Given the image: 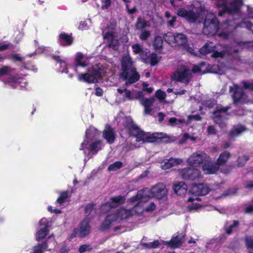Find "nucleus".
I'll list each match as a JSON object with an SVG mask.
<instances>
[{
	"mask_svg": "<svg viewBox=\"0 0 253 253\" xmlns=\"http://www.w3.org/2000/svg\"><path fill=\"white\" fill-rule=\"evenodd\" d=\"M221 27L223 29L224 31L219 32L218 35L219 37H221L223 39H226L228 38V34L227 33V32L231 31L232 30L236 28L237 27L233 25H229L228 24L225 23L222 25Z\"/></svg>",
	"mask_w": 253,
	"mask_h": 253,
	"instance_id": "nucleus-32",
	"label": "nucleus"
},
{
	"mask_svg": "<svg viewBox=\"0 0 253 253\" xmlns=\"http://www.w3.org/2000/svg\"><path fill=\"white\" fill-rule=\"evenodd\" d=\"M166 94L161 90H158L156 92V96L159 99H163L166 97Z\"/></svg>",
	"mask_w": 253,
	"mask_h": 253,
	"instance_id": "nucleus-54",
	"label": "nucleus"
},
{
	"mask_svg": "<svg viewBox=\"0 0 253 253\" xmlns=\"http://www.w3.org/2000/svg\"><path fill=\"white\" fill-rule=\"evenodd\" d=\"M4 83L14 88H23L27 85L26 79L18 76H10L4 81Z\"/></svg>",
	"mask_w": 253,
	"mask_h": 253,
	"instance_id": "nucleus-13",
	"label": "nucleus"
},
{
	"mask_svg": "<svg viewBox=\"0 0 253 253\" xmlns=\"http://www.w3.org/2000/svg\"><path fill=\"white\" fill-rule=\"evenodd\" d=\"M146 58L142 57V59L143 60L144 62L149 63L152 66L157 64L161 59V57L154 53L151 54L149 56L146 55Z\"/></svg>",
	"mask_w": 253,
	"mask_h": 253,
	"instance_id": "nucleus-31",
	"label": "nucleus"
},
{
	"mask_svg": "<svg viewBox=\"0 0 253 253\" xmlns=\"http://www.w3.org/2000/svg\"><path fill=\"white\" fill-rule=\"evenodd\" d=\"M50 242H52L53 245H54V239L52 237H48L46 243H43L42 244H39L37 246L34 247L33 249L32 253H42L44 250L47 248L48 246L47 244L50 243Z\"/></svg>",
	"mask_w": 253,
	"mask_h": 253,
	"instance_id": "nucleus-27",
	"label": "nucleus"
},
{
	"mask_svg": "<svg viewBox=\"0 0 253 253\" xmlns=\"http://www.w3.org/2000/svg\"><path fill=\"white\" fill-rule=\"evenodd\" d=\"M142 245L146 248L153 249L156 248L159 246V242L158 241L156 240L148 243H142Z\"/></svg>",
	"mask_w": 253,
	"mask_h": 253,
	"instance_id": "nucleus-48",
	"label": "nucleus"
},
{
	"mask_svg": "<svg viewBox=\"0 0 253 253\" xmlns=\"http://www.w3.org/2000/svg\"><path fill=\"white\" fill-rule=\"evenodd\" d=\"M132 135L136 136V141L137 142H153L156 140L158 137L157 134H150L142 131L136 126H132V129L130 130Z\"/></svg>",
	"mask_w": 253,
	"mask_h": 253,
	"instance_id": "nucleus-7",
	"label": "nucleus"
},
{
	"mask_svg": "<svg viewBox=\"0 0 253 253\" xmlns=\"http://www.w3.org/2000/svg\"><path fill=\"white\" fill-rule=\"evenodd\" d=\"M125 201L124 197L119 196L118 197H112L111 199V202H107L102 205L101 210L103 212H106L112 209L113 207L123 203Z\"/></svg>",
	"mask_w": 253,
	"mask_h": 253,
	"instance_id": "nucleus-20",
	"label": "nucleus"
},
{
	"mask_svg": "<svg viewBox=\"0 0 253 253\" xmlns=\"http://www.w3.org/2000/svg\"><path fill=\"white\" fill-rule=\"evenodd\" d=\"M209 156L203 152L193 153L187 160L188 165L194 168L198 169L205 160H208Z\"/></svg>",
	"mask_w": 253,
	"mask_h": 253,
	"instance_id": "nucleus-9",
	"label": "nucleus"
},
{
	"mask_svg": "<svg viewBox=\"0 0 253 253\" xmlns=\"http://www.w3.org/2000/svg\"><path fill=\"white\" fill-rule=\"evenodd\" d=\"M179 175L184 179L194 180L200 176V171L199 169L190 167L179 171Z\"/></svg>",
	"mask_w": 253,
	"mask_h": 253,
	"instance_id": "nucleus-12",
	"label": "nucleus"
},
{
	"mask_svg": "<svg viewBox=\"0 0 253 253\" xmlns=\"http://www.w3.org/2000/svg\"><path fill=\"white\" fill-rule=\"evenodd\" d=\"M93 209V205L92 204L87 205L85 208V213L88 215L91 212Z\"/></svg>",
	"mask_w": 253,
	"mask_h": 253,
	"instance_id": "nucleus-57",
	"label": "nucleus"
},
{
	"mask_svg": "<svg viewBox=\"0 0 253 253\" xmlns=\"http://www.w3.org/2000/svg\"><path fill=\"white\" fill-rule=\"evenodd\" d=\"M118 92L122 96V99L123 101H131L135 99H140L143 97V94L141 91H134L131 92L126 88H118Z\"/></svg>",
	"mask_w": 253,
	"mask_h": 253,
	"instance_id": "nucleus-11",
	"label": "nucleus"
},
{
	"mask_svg": "<svg viewBox=\"0 0 253 253\" xmlns=\"http://www.w3.org/2000/svg\"><path fill=\"white\" fill-rule=\"evenodd\" d=\"M104 73L103 70L98 66H93L85 73H79L78 79L81 82L95 83L98 81Z\"/></svg>",
	"mask_w": 253,
	"mask_h": 253,
	"instance_id": "nucleus-6",
	"label": "nucleus"
},
{
	"mask_svg": "<svg viewBox=\"0 0 253 253\" xmlns=\"http://www.w3.org/2000/svg\"><path fill=\"white\" fill-rule=\"evenodd\" d=\"M53 58L58 64L59 72L68 73L67 61L59 56H54Z\"/></svg>",
	"mask_w": 253,
	"mask_h": 253,
	"instance_id": "nucleus-26",
	"label": "nucleus"
},
{
	"mask_svg": "<svg viewBox=\"0 0 253 253\" xmlns=\"http://www.w3.org/2000/svg\"><path fill=\"white\" fill-rule=\"evenodd\" d=\"M244 87L245 89H248L250 90H253V83H243Z\"/></svg>",
	"mask_w": 253,
	"mask_h": 253,
	"instance_id": "nucleus-59",
	"label": "nucleus"
},
{
	"mask_svg": "<svg viewBox=\"0 0 253 253\" xmlns=\"http://www.w3.org/2000/svg\"><path fill=\"white\" fill-rule=\"evenodd\" d=\"M175 43L174 45H183L187 42V38L182 34H176L175 37Z\"/></svg>",
	"mask_w": 253,
	"mask_h": 253,
	"instance_id": "nucleus-35",
	"label": "nucleus"
},
{
	"mask_svg": "<svg viewBox=\"0 0 253 253\" xmlns=\"http://www.w3.org/2000/svg\"><path fill=\"white\" fill-rule=\"evenodd\" d=\"M13 69L8 66H4L0 68V77L8 75L12 73Z\"/></svg>",
	"mask_w": 253,
	"mask_h": 253,
	"instance_id": "nucleus-42",
	"label": "nucleus"
},
{
	"mask_svg": "<svg viewBox=\"0 0 253 253\" xmlns=\"http://www.w3.org/2000/svg\"><path fill=\"white\" fill-rule=\"evenodd\" d=\"M142 86L143 90L146 91L148 93H151L153 90V88L152 87H148V84L146 83H143L142 84Z\"/></svg>",
	"mask_w": 253,
	"mask_h": 253,
	"instance_id": "nucleus-56",
	"label": "nucleus"
},
{
	"mask_svg": "<svg viewBox=\"0 0 253 253\" xmlns=\"http://www.w3.org/2000/svg\"><path fill=\"white\" fill-rule=\"evenodd\" d=\"M134 197L129 200L130 207H133L132 209L130 211L125 208H120L115 213L109 214L105 218L103 223V226L104 228H107L114 222L119 221L124 219L127 218L134 214H140L141 212H137L139 210L138 208H135V205L133 204L131 200Z\"/></svg>",
	"mask_w": 253,
	"mask_h": 253,
	"instance_id": "nucleus-5",
	"label": "nucleus"
},
{
	"mask_svg": "<svg viewBox=\"0 0 253 253\" xmlns=\"http://www.w3.org/2000/svg\"><path fill=\"white\" fill-rule=\"evenodd\" d=\"M122 166V163L121 162H116L109 166L108 167V170L109 171H115L121 168Z\"/></svg>",
	"mask_w": 253,
	"mask_h": 253,
	"instance_id": "nucleus-45",
	"label": "nucleus"
},
{
	"mask_svg": "<svg viewBox=\"0 0 253 253\" xmlns=\"http://www.w3.org/2000/svg\"><path fill=\"white\" fill-rule=\"evenodd\" d=\"M201 54H205L213 52L212 56L213 57H222L225 55L224 52H218L215 51V47L212 42L207 43L199 51Z\"/></svg>",
	"mask_w": 253,
	"mask_h": 253,
	"instance_id": "nucleus-17",
	"label": "nucleus"
},
{
	"mask_svg": "<svg viewBox=\"0 0 253 253\" xmlns=\"http://www.w3.org/2000/svg\"><path fill=\"white\" fill-rule=\"evenodd\" d=\"M183 162L182 159L171 158L169 159L164 160L161 162V167L163 169H167L172 167L181 164Z\"/></svg>",
	"mask_w": 253,
	"mask_h": 253,
	"instance_id": "nucleus-22",
	"label": "nucleus"
},
{
	"mask_svg": "<svg viewBox=\"0 0 253 253\" xmlns=\"http://www.w3.org/2000/svg\"><path fill=\"white\" fill-rule=\"evenodd\" d=\"M246 243L248 248L253 249V238L251 237H247L246 239Z\"/></svg>",
	"mask_w": 253,
	"mask_h": 253,
	"instance_id": "nucleus-53",
	"label": "nucleus"
},
{
	"mask_svg": "<svg viewBox=\"0 0 253 253\" xmlns=\"http://www.w3.org/2000/svg\"><path fill=\"white\" fill-rule=\"evenodd\" d=\"M90 249V247L88 245H84L80 247L79 248V252L81 253H83L85 252L86 251H88Z\"/></svg>",
	"mask_w": 253,
	"mask_h": 253,
	"instance_id": "nucleus-58",
	"label": "nucleus"
},
{
	"mask_svg": "<svg viewBox=\"0 0 253 253\" xmlns=\"http://www.w3.org/2000/svg\"><path fill=\"white\" fill-rule=\"evenodd\" d=\"M201 119V118L199 115L196 114V115H190V116H188L187 123H189L192 120L200 121Z\"/></svg>",
	"mask_w": 253,
	"mask_h": 253,
	"instance_id": "nucleus-55",
	"label": "nucleus"
},
{
	"mask_svg": "<svg viewBox=\"0 0 253 253\" xmlns=\"http://www.w3.org/2000/svg\"><path fill=\"white\" fill-rule=\"evenodd\" d=\"M12 59L14 61H22L23 58L21 57L19 54H14L12 56Z\"/></svg>",
	"mask_w": 253,
	"mask_h": 253,
	"instance_id": "nucleus-64",
	"label": "nucleus"
},
{
	"mask_svg": "<svg viewBox=\"0 0 253 253\" xmlns=\"http://www.w3.org/2000/svg\"><path fill=\"white\" fill-rule=\"evenodd\" d=\"M103 90L100 87H96L95 88V94L98 96H101L103 95Z\"/></svg>",
	"mask_w": 253,
	"mask_h": 253,
	"instance_id": "nucleus-61",
	"label": "nucleus"
},
{
	"mask_svg": "<svg viewBox=\"0 0 253 253\" xmlns=\"http://www.w3.org/2000/svg\"><path fill=\"white\" fill-rule=\"evenodd\" d=\"M173 190L177 195L181 196L186 193L187 186L184 182H179L174 185Z\"/></svg>",
	"mask_w": 253,
	"mask_h": 253,
	"instance_id": "nucleus-28",
	"label": "nucleus"
},
{
	"mask_svg": "<svg viewBox=\"0 0 253 253\" xmlns=\"http://www.w3.org/2000/svg\"><path fill=\"white\" fill-rule=\"evenodd\" d=\"M100 132L96 128L90 126L85 131V137L81 145L80 150L84 154L91 152L96 153L101 149L102 143L100 140H96L100 135Z\"/></svg>",
	"mask_w": 253,
	"mask_h": 253,
	"instance_id": "nucleus-4",
	"label": "nucleus"
},
{
	"mask_svg": "<svg viewBox=\"0 0 253 253\" xmlns=\"http://www.w3.org/2000/svg\"><path fill=\"white\" fill-rule=\"evenodd\" d=\"M150 35V32L148 31H142L139 35V38L141 40H146Z\"/></svg>",
	"mask_w": 253,
	"mask_h": 253,
	"instance_id": "nucleus-51",
	"label": "nucleus"
},
{
	"mask_svg": "<svg viewBox=\"0 0 253 253\" xmlns=\"http://www.w3.org/2000/svg\"><path fill=\"white\" fill-rule=\"evenodd\" d=\"M50 48L49 47H40L37 50L38 53H43L46 51H49Z\"/></svg>",
	"mask_w": 253,
	"mask_h": 253,
	"instance_id": "nucleus-63",
	"label": "nucleus"
},
{
	"mask_svg": "<svg viewBox=\"0 0 253 253\" xmlns=\"http://www.w3.org/2000/svg\"><path fill=\"white\" fill-rule=\"evenodd\" d=\"M209 134L212 135L215 133V129L212 126H210L207 130Z\"/></svg>",
	"mask_w": 253,
	"mask_h": 253,
	"instance_id": "nucleus-62",
	"label": "nucleus"
},
{
	"mask_svg": "<svg viewBox=\"0 0 253 253\" xmlns=\"http://www.w3.org/2000/svg\"><path fill=\"white\" fill-rule=\"evenodd\" d=\"M228 107L223 108L221 106H217L215 110L212 113V118L214 121L223 127L225 124L224 121L227 119L228 114L227 111Z\"/></svg>",
	"mask_w": 253,
	"mask_h": 253,
	"instance_id": "nucleus-10",
	"label": "nucleus"
},
{
	"mask_svg": "<svg viewBox=\"0 0 253 253\" xmlns=\"http://www.w3.org/2000/svg\"><path fill=\"white\" fill-rule=\"evenodd\" d=\"M145 202H142L141 203V207L143 208V211L142 212H141V213L145 210L146 211H154L155 208H156V205L155 204V203L154 202H151L149 205L148 206H147V207H146L145 209H144L143 207V204Z\"/></svg>",
	"mask_w": 253,
	"mask_h": 253,
	"instance_id": "nucleus-50",
	"label": "nucleus"
},
{
	"mask_svg": "<svg viewBox=\"0 0 253 253\" xmlns=\"http://www.w3.org/2000/svg\"><path fill=\"white\" fill-rule=\"evenodd\" d=\"M89 26L87 23V21H84L80 22L78 26V29L81 30H86L88 28Z\"/></svg>",
	"mask_w": 253,
	"mask_h": 253,
	"instance_id": "nucleus-52",
	"label": "nucleus"
},
{
	"mask_svg": "<svg viewBox=\"0 0 253 253\" xmlns=\"http://www.w3.org/2000/svg\"><path fill=\"white\" fill-rule=\"evenodd\" d=\"M239 225L238 221H234L232 224L230 225L229 227L226 229V232L228 234H231L233 231L236 230Z\"/></svg>",
	"mask_w": 253,
	"mask_h": 253,
	"instance_id": "nucleus-47",
	"label": "nucleus"
},
{
	"mask_svg": "<svg viewBox=\"0 0 253 253\" xmlns=\"http://www.w3.org/2000/svg\"><path fill=\"white\" fill-rule=\"evenodd\" d=\"M138 99L140 100V104L144 107V114H150L152 111L151 106L154 103V99L153 98H143L142 97Z\"/></svg>",
	"mask_w": 253,
	"mask_h": 253,
	"instance_id": "nucleus-24",
	"label": "nucleus"
},
{
	"mask_svg": "<svg viewBox=\"0 0 253 253\" xmlns=\"http://www.w3.org/2000/svg\"><path fill=\"white\" fill-rule=\"evenodd\" d=\"M183 138L184 141L186 140L189 139L193 141H194L196 140V138L195 137L191 136L187 133H185L183 134Z\"/></svg>",
	"mask_w": 253,
	"mask_h": 253,
	"instance_id": "nucleus-60",
	"label": "nucleus"
},
{
	"mask_svg": "<svg viewBox=\"0 0 253 253\" xmlns=\"http://www.w3.org/2000/svg\"><path fill=\"white\" fill-rule=\"evenodd\" d=\"M104 38L105 40L108 41V44L110 47L116 50L118 48L119 42L117 37V33L114 32L113 30L110 31L105 30L103 32Z\"/></svg>",
	"mask_w": 253,
	"mask_h": 253,
	"instance_id": "nucleus-15",
	"label": "nucleus"
},
{
	"mask_svg": "<svg viewBox=\"0 0 253 253\" xmlns=\"http://www.w3.org/2000/svg\"><path fill=\"white\" fill-rule=\"evenodd\" d=\"M121 70L120 77L126 81V84L128 85L135 83L140 78L139 74L136 72L133 62L129 54H125L121 59Z\"/></svg>",
	"mask_w": 253,
	"mask_h": 253,
	"instance_id": "nucleus-3",
	"label": "nucleus"
},
{
	"mask_svg": "<svg viewBox=\"0 0 253 253\" xmlns=\"http://www.w3.org/2000/svg\"><path fill=\"white\" fill-rule=\"evenodd\" d=\"M113 0H101V9H108L112 5Z\"/></svg>",
	"mask_w": 253,
	"mask_h": 253,
	"instance_id": "nucleus-44",
	"label": "nucleus"
},
{
	"mask_svg": "<svg viewBox=\"0 0 253 253\" xmlns=\"http://www.w3.org/2000/svg\"><path fill=\"white\" fill-rule=\"evenodd\" d=\"M103 137L109 143H112L115 138L114 131L109 125H106L103 131Z\"/></svg>",
	"mask_w": 253,
	"mask_h": 253,
	"instance_id": "nucleus-25",
	"label": "nucleus"
},
{
	"mask_svg": "<svg viewBox=\"0 0 253 253\" xmlns=\"http://www.w3.org/2000/svg\"><path fill=\"white\" fill-rule=\"evenodd\" d=\"M201 199L200 197H194L190 196L187 201V207L189 211L196 210L198 209L201 205L199 203Z\"/></svg>",
	"mask_w": 253,
	"mask_h": 253,
	"instance_id": "nucleus-23",
	"label": "nucleus"
},
{
	"mask_svg": "<svg viewBox=\"0 0 253 253\" xmlns=\"http://www.w3.org/2000/svg\"><path fill=\"white\" fill-rule=\"evenodd\" d=\"M217 163L211 162V158L209 156L208 160H205L203 163L202 169L206 174H214L219 170Z\"/></svg>",
	"mask_w": 253,
	"mask_h": 253,
	"instance_id": "nucleus-18",
	"label": "nucleus"
},
{
	"mask_svg": "<svg viewBox=\"0 0 253 253\" xmlns=\"http://www.w3.org/2000/svg\"><path fill=\"white\" fill-rule=\"evenodd\" d=\"M230 157L231 154L229 152L227 151L223 152L220 154L218 158H217L216 161L217 165L219 167L220 166L225 165L228 162Z\"/></svg>",
	"mask_w": 253,
	"mask_h": 253,
	"instance_id": "nucleus-30",
	"label": "nucleus"
},
{
	"mask_svg": "<svg viewBox=\"0 0 253 253\" xmlns=\"http://www.w3.org/2000/svg\"><path fill=\"white\" fill-rule=\"evenodd\" d=\"M245 130V128L242 126H235L230 132V136L231 137L237 136Z\"/></svg>",
	"mask_w": 253,
	"mask_h": 253,
	"instance_id": "nucleus-37",
	"label": "nucleus"
},
{
	"mask_svg": "<svg viewBox=\"0 0 253 253\" xmlns=\"http://www.w3.org/2000/svg\"><path fill=\"white\" fill-rule=\"evenodd\" d=\"M149 26L150 24L146 20L141 18L138 19L136 24V27L137 29L140 30Z\"/></svg>",
	"mask_w": 253,
	"mask_h": 253,
	"instance_id": "nucleus-39",
	"label": "nucleus"
},
{
	"mask_svg": "<svg viewBox=\"0 0 253 253\" xmlns=\"http://www.w3.org/2000/svg\"><path fill=\"white\" fill-rule=\"evenodd\" d=\"M183 237L182 234L178 236L173 237L168 244L173 248L178 247L182 244Z\"/></svg>",
	"mask_w": 253,
	"mask_h": 253,
	"instance_id": "nucleus-34",
	"label": "nucleus"
},
{
	"mask_svg": "<svg viewBox=\"0 0 253 253\" xmlns=\"http://www.w3.org/2000/svg\"><path fill=\"white\" fill-rule=\"evenodd\" d=\"M201 13H195L192 11H187L180 8L177 11V15L184 17L190 22L200 23L203 20V15H206L204 23L203 33L207 35H213L219 31L218 22L215 15L211 12H208L203 7L200 8Z\"/></svg>",
	"mask_w": 253,
	"mask_h": 253,
	"instance_id": "nucleus-1",
	"label": "nucleus"
},
{
	"mask_svg": "<svg viewBox=\"0 0 253 253\" xmlns=\"http://www.w3.org/2000/svg\"><path fill=\"white\" fill-rule=\"evenodd\" d=\"M59 42L61 45L68 46L73 42L72 37L64 33H61L59 36Z\"/></svg>",
	"mask_w": 253,
	"mask_h": 253,
	"instance_id": "nucleus-29",
	"label": "nucleus"
},
{
	"mask_svg": "<svg viewBox=\"0 0 253 253\" xmlns=\"http://www.w3.org/2000/svg\"><path fill=\"white\" fill-rule=\"evenodd\" d=\"M209 192V188L203 184L193 185L189 190L190 196L196 197L207 194Z\"/></svg>",
	"mask_w": 253,
	"mask_h": 253,
	"instance_id": "nucleus-16",
	"label": "nucleus"
},
{
	"mask_svg": "<svg viewBox=\"0 0 253 253\" xmlns=\"http://www.w3.org/2000/svg\"><path fill=\"white\" fill-rule=\"evenodd\" d=\"M132 48L133 52L135 54H139L142 58V57H144L143 55V50L142 46L139 44H134L132 45Z\"/></svg>",
	"mask_w": 253,
	"mask_h": 253,
	"instance_id": "nucleus-41",
	"label": "nucleus"
},
{
	"mask_svg": "<svg viewBox=\"0 0 253 253\" xmlns=\"http://www.w3.org/2000/svg\"><path fill=\"white\" fill-rule=\"evenodd\" d=\"M163 44V40L161 37L157 36L155 37L154 42V47L155 49H159L162 47Z\"/></svg>",
	"mask_w": 253,
	"mask_h": 253,
	"instance_id": "nucleus-49",
	"label": "nucleus"
},
{
	"mask_svg": "<svg viewBox=\"0 0 253 253\" xmlns=\"http://www.w3.org/2000/svg\"><path fill=\"white\" fill-rule=\"evenodd\" d=\"M169 122L171 124H174L178 126H181L183 124H186L187 123L186 122L183 120L181 119H177L175 118H171L169 119Z\"/></svg>",
	"mask_w": 253,
	"mask_h": 253,
	"instance_id": "nucleus-43",
	"label": "nucleus"
},
{
	"mask_svg": "<svg viewBox=\"0 0 253 253\" xmlns=\"http://www.w3.org/2000/svg\"><path fill=\"white\" fill-rule=\"evenodd\" d=\"M167 189L165 185L159 183L153 187L151 190L148 188H145L142 190L138 192L136 196L134 197L131 200L133 204L135 205V208H138L137 212H141L143 211L141 207L142 202H146L151 196H154L159 199L165 200L166 198Z\"/></svg>",
	"mask_w": 253,
	"mask_h": 253,
	"instance_id": "nucleus-2",
	"label": "nucleus"
},
{
	"mask_svg": "<svg viewBox=\"0 0 253 253\" xmlns=\"http://www.w3.org/2000/svg\"><path fill=\"white\" fill-rule=\"evenodd\" d=\"M191 77V72L185 66H181L171 75V79L183 83L189 82Z\"/></svg>",
	"mask_w": 253,
	"mask_h": 253,
	"instance_id": "nucleus-8",
	"label": "nucleus"
},
{
	"mask_svg": "<svg viewBox=\"0 0 253 253\" xmlns=\"http://www.w3.org/2000/svg\"><path fill=\"white\" fill-rule=\"evenodd\" d=\"M248 157L247 156H242L238 158L237 160V166L239 167L244 166L248 160Z\"/></svg>",
	"mask_w": 253,
	"mask_h": 253,
	"instance_id": "nucleus-46",
	"label": "nucleus"
},
{
	"mask_svg": "<svg viewBox=\"0 0 253 253\" xmlns=\"http://www.w3.org/2000/svg\"><path fill=\"white\" fill-rule=\"evenodd\" d=\"M230 91H234L233 95V98L234 102L238 101L244 102L246 99V95L243 92V88L239 87L237 85L234 84L233 87H230Z\"/></svg>",
	"mask_w": 253,
	"mask_h": 253,
	"instance_id": "nucleus-21",
	"label": "nucleus"
},
{
	"mask_svg": "<svg viewBox=\"0 0 253 253\" xmlns=\"http://www.w3.org/2000/svg\"><path fill=\"white\" fill-rule=\"evenodd\" d=\"M69 197V192L67 191H64L62 192L60 196L57 199L56 202L59 205H62L67 200Z\"/></svg>",
	"mask_w": 253,
	"mask_h": 253,
	"instance_id": "nucleus-40",
	"label": "nucleus"
},
{
	"mask_svg": "<svg viewBox=\"0 0 253 253\" xmlns=\"http://www.w3.org/2000/svg\"><path fill=\"white\" fill-rule=\"evenodd\" d=\"M206 69L205 63L202 62L199 65H194L192 69V72L195 73L204 74L207 72Z\"/></svg>",
	"mask_w": 253,
	"mask_h": 253,
	"instance_id": "nucleus-36",
	"label": "nucleus"
},
{
	"mask_svg": "<svg viewBox=\"0 0 253 253\" xmlns=\"http://www.w3.org/2000/svg\"><path fill=\"white\" fill-rule=\"evenodd\" d=\"M40 229L36 234V239L38 241L44 238L48 231V222L47 219L43 218L39 222Z\"/></svg>",
	"mask_w": 253,
	"mask_h": 253,
	"instance_id": "nucleus-19",
	"label": "nucleus"
},
{
	"mask_svg": "<svg viewBox=\"0 0 253 253\" xmlns=\"http://www.w3.org/2000/svg\"><path fill=\"white\" fill-rule=\"evenodd\" d=\"M84 55L80 53H77L75 56V64L77 66L84 67L88 64V62L85 60Z\"/></svg>",
	"mask_w": 253,
	"mask_h": 253,
	"instance_id": "nucleus-33",
	"label": "nucleus"
},
{
	"mask_svg": "<svg viewBox=\"0 0 253 253\" xmlns=\"http://www.w3.org/2000/svg\"><path fill=\"white\" fill-rule=\"evenodd\" d=\"M175 35L171 32H169L164 36V39L169 44L174 45L175 43Z\"/></svg>",
	"mask_w": 253,
	"mask_h": 253,
	"instance_id": "nucleus-38",
	"label": "nucleus"
},
{
	"mask_svg": "<svg viewBox=\"0 0 253 253\" xmlns=\"http://www.w3.org/2000/svg\"><path fill=\"white\" fill-rule=\"evenodd\" d=\"M90 230V227L89 226V219L85 218L83 220L80 225L79 229H75L72 234L71 237L73 238L76 236L81 237H84L87 235Z\"/></svg>",
	"mask_w": 253,
	"mask_h": 253,
	"instance_id": "nucleus-14",
	"label": "nucleus"
}]
</instances>
